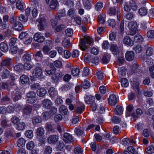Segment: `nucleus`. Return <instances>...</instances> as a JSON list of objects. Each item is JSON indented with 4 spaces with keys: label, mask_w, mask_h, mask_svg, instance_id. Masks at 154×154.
Listing matches in <instances>:
<instances>
[{
    "label": "nucleus",
    "mask_w": 154,
    "mask_h": 154,
    "mask_svg": "<svg viewBox=\"0 0 154 154\" xmlns=\"http://www.w3.org/2000/svg\"><path fill=\"white\" fill-rule=\"evenodd\" d=\"M93 42V39L89 37H85L80 42L79 46L82 51H85L88 48L87 44H90Z\"/></svg>",
    "instance_id": "f257e3e1"
},
{
    "label": "nucleus",
    "mask_w": 154,
    "mask_h": 154,
    "mask_svg": "<svg viewBox=\"0 0 154 154\" xmlns=\"http://www.w3.org/2000/svg\"><path fill=\"white\" fill-rule=\"evenodd\" d=\"M38 21L39 23L38 25L39 30L40 31L44 30V27L46 22V20L44 15L42 14L40 15L38 19Z\"/></svg>",
    "instance_id": "f03ea898"
},
{
    "label": "nucleus",
    "mask_w": 154,
    "mask_h": 154,
    "mask_svg": "<svg viewBox=\"0 0 154 154\" xmlns=\"http://www.w3.org/2000/svg\"><path fill=\"white\" fill-rule=\"evenodd\" d=\"M42 70L41 68V64L39 63L36 64V67L32 72V75L35 77H40L42 74Z\"/></svg>",
    "instance_id": "7ed1b4c3"
},
{
    "label": "nucleus",
    "mask_w": 154,
    "mask_h": 154,
    "mask_svg": "<svg viewBox=\"0 0 154 154\" xmlns=\"http://www.w3.org/2000/svg\"><path fill=\"white\" fill-rule=\"evenodd\" d=\"M12 65V59L7 57L2 59L0 63V66L2 67L4 66H9Z\"/></svg>",
    "instance_id": "20e7f679"
},
{
    "label": "nucleus",
    "mask_w": 154,
    "mask_h": 154,
    "mask_svg": "<svg viewBox=\"0 0 154 154\" xmlns=\"http://www.w3.org/2000/svg\"><path fill=\"white\" fill-rule=\"evenodd\" d=\"M58 137L56 135H51L48 138V143L51 144H56L58 140Z\"/></svg>",
    "instance_id": "39448f33"
},
{
    "label": "nucleus",
    "mask_w": 154,
    "mask_h": 154,
    "mask_svg": "<svg viewBox=\"0 0 154 154\" xmlns=\"http://www.w3.org/2000/svg\"><path fill=\"white\" fill-rule=\"evenodd\" d=\"M34 39L35 41L38 43H42L45 40V37L42 35L40 32L36 33L34 35Z\"/></svg>",
    "instance_id": "423d86ee"
},
{
    "label": "nucleus",
    "mask_w": 154,
    "mask_h": 154,
    "mask_svg": "<svg viewBox=\"0 0 154 154\" xmlns=\"http://www.w3.org/2000/svg\"><path fill=\"white\" fill-rule=\"evenodd\" d=\"M63 139L65 142L67 143H71L73 141L72 135L67 133L64 134Z\"/></svg>",
    "instance_id": "0eeeda50"
},
{
    "label": "nucleus",
    "mask_w": 154,
    "mask_h": 154,
    "mask_svg": "<svg viewBox=\"0 0 154 154\" xmlns=\"http://www.w3.org/2000/svg\"><path fill=\"white\" fill-rule=\"evenodd\" d=\"M85 109L84 105L82 103H79L75 108V112L79 114H81L83 112Z\"/></svg>",
    "instance_id": "6e6552de"
},
{
    "label": "nucleus",
    "mask_w": 154,
    "mask_h": 154,
    "mask_svg": "<svg viewBox=\"0 0 154 154\" xmlns=\"http://www.w3.org/2000/svg\"><path fill=\"white\" fill-rule=\"evenodd\" d=\"M134 54L133 51H128L125 54V58L127 61H132L134 60Z\"/></svg>",
    "instance_id": "1a4fd4ad"
},
{
    "label": "nucleus",
    "mask_w": 154,
    "mask_h": 154,
    "mask_svg": "<svg viewBox=\"0 0 154 154\" xmlns=\"http://www.w3.org/2000/svg\"><path fill=\"white\" fill-rule=\"evenodd\" d=\"M12 95V98L14 101H16L21 97L20 93L18 89L15 90L14 91Z\"/></svg>",
    "instance_id": "9d476101"
},
{
    "label": "nucleus",
    "mask_w": 154,
    "mask_h": 154,
    "mask_svg": "<svg viewBox=\"0 0 154 154\" xmlns=\"http://www.w3.org/2000/svg\"><path fill=\"white\" fill-rule=\"evenodd\" d=\"M145 48L146 49V55L150 56L152 55L154 53V49L151 46L149 45L146 44L145 45Z\"/></svg>",
    "instance_id": "9b49d317"
},
{
    "label": "nucleus",
    "mask_w": 154,
    "mask_h": 154,
    "mask_svg": "<svg viewBox=\"0 0 154 154\" xmlns=\"http://www.w3.org/2000/svg\"><path fill=\"white\" fill-rule=\"evenodd\" d=\"M124 43L130 46H133L134 44V41L128 36H126L124 38Z\"/></svg>",
    "instance_id": "f8f14e48"
},
{
    "label": "nucleus",
    "mask_w": 154,
    "mask_h": 154,
    "mask_svg": "<svg viewBox=\"0 0 154 154\" xmlns=\"http://www.w3.org/2000/svg\"><path fill=\"white\" fill-rule=\"evenodd\" d=\"M116 62V64L119 66L122 65L125 62L123 55L118 56Z\"/></svg>",
    "instance_id": "ddd939ff"
},
{
    "label": "nucleus",
    "mask_w": 154,
    "mask_h": 154,
    "mask_svg": "<svg viewBox=\"0 0 154 154\" xmlns=\"http://www.w3.org/2000/svg\"><path fill=\"white\" fill-rule=\"evenodd\" d=\"M43 106L46 108L50 109L52 105V102L48 99H45L42 101Z\"/></svg>",
    "instance_id": "4468645a"
},
{
    "label": "nucleus",
    "mask_w": 154,
    "mask_h": 154,
    "mask_svg": "<svg viewBox=\"0 0 154 154\" xmlns=\"http://www.w3.org/2000/svg\"><path fill=\"white\" fill-rule=\"evenodd\" d=\"M33 56L35 59L38 61H41L43 57V55L40 51H37Z\"/></svg>",
    "instance_id": "2eb2a0df"
},
{
    "label": "nucleus",
    "mask_w": 154,
    "mask_h": 154,
    "mask_svg": "<svg viewBox=\"0 0 154 154\" xmlns=\"http://www.w3.org/2000/svg\"><path fill=\"white\" fill-rule=\"evenodd\" d=\"M122 42L119 43L118 46L116 45V55L119 56L123 55L122 51Z\"/></svg>",
    "instance_id": "dca6fc26"
},
{
    "label": "nucleus",
    "mask_w": 154,
    "mask_h": 154,
    "mask_svg": "<svg viewBox=\"0 0 154 154\" xmlns=\"http://www.w3.org/2000/svg\"><path fill=\"white\" fill-rule=\"evenodd\" d=\"M36 93L38 96L43 97L46 95L47 91L45 88H41L37 90Z\"/></svg>",
    "instance_id": "f3484780"
},
{
    "label": "nucleus",
    "mask_w": 154,
    "mask_h": 154,
    "mask_svg": "<svg viewBox=\"0 0 154 154\" xmlns=\"http://www.w3.org/2000/svg\"><path fill=\"white\" fill-rule=\"evenodd\" d=\"M128 27L131 30L135 31L136 29L138 27L137 23L134 21H131L128 23Z\"/></svg>",
    "instance_id": "a211bd4d"
},
{
    "label": "nucleus",
    "mask_w": 154,
    "mask_h": 154,
    "mask_svg": "<svg viewBox=\"0 0 154 154\" xmlns=\"http://www.w3.org/2000/svg\"><path fill=\"white\" fill-rule=\"evenodd\" d=\"M95 98L94 96L92 95H86L85 97V100L87 104H91L94 102Z\"/></svg>",
    "instance_id": "6ab92c4d"
},
{
    "label": "nucleus",
    "mask_w": 154,
    "mask_h": 154,
    "mask_svg": "<svg viewBox=\"0 0 154 154\" xmlns=\"http://www.w3.org/2000/svg\"><path fill=\"white\" fill-rule=\"evenodd\" d=\"M108 102L109 104L114 106L116 104V96L115 95H110L108 99Z\"/></svg>",
    "instance_id": "aec40b11"
},
{
    "label": "nucleus",
    "mask_w": 154,
    "mask_h": 154,
    "mask_svg": "<svg viewBox=\"0 0 154 154\" xmlns=\"http://www.w3.org/2000/svg\"><path fill=\"white\" fill-rule=\"evenodd\" d=\"M50 96L51 97H54L57 95V91L54 87H51L48 91Z\"/></svg>",
    "instance_id": "412c9836"
},
{
    "label": "nucleus",
    "mask_w": 154,
    "mask_h": 154,
    "mask_svg": "<svg viewBox=\"0 0 154 154\" xmlns=\"http://www.w3.org/2000/svg\"><path fill=\"white\" fill-rule=\"evenodd\" d=\"M20 79L23 84L28 83L29 81L28 77L25 75H23L21 76L20 78Z\"/></svg>",
    "instance_id": "4be33fe9"
},
{
    "label": "nucleus",
    "mask_w": 154,
    "mask_h": 154,
    "mask_svg": "<svg viewBox=\"0 0 154 154\" xmlns=\"http://www.w3.org/2000/svg\"><path fill=\"white\" fill-rule=\"evenodd\" d=\"M71 74L74 76L78 75L80 72V70L79 68L73 67L71 68Z\"/></svg>",
    "instance_id": "5701e85b"
},
{
    "label": "nucleus",
    "mask_w": 154,
    "mask_h": 154,
    "mask_svg": "<svg viewBox=\"0 0 154 154\" xmlns=\"http://www.w3.org/2000/svg\"><path fill=\"white\" fill-rule=\"evenodd\" d=\"M22 58L24 62H29L31 60L32 56L30 54H26L23 56Z\"/></svg>",
    "instance_id": "b1692460"
},
{
    "label": "nucleus",
    "mask_w": 154,
    "mask_h": 154,
    "mask_svg": "<svg viewBox=\"0 0 154 154\" xmlns=\"http://www.w3.org/2000/svg\"><path fill=\"white\" fill-rule=\"evenodd\" d=\"M26 124L23 122H20L17 125V129L18 130H23L25 129Z\"/></svg>",
    "instance_id": "393cba45"
},
{
    "label": "nucleus",
    "mask_w": 154,
    "mask_h": 154,
    "mask_svg": "<svg viewBox=\"0 0 154 154\" xmlns=\"http://www.w3.org/2000/svg\"><path fill=\"white\" fill-rule=\"evenodd\" d=\"M0 48L3 52H7L8 49V45L4 42H2L0 44Z\"/></svg>",
    "instance_id": "a878e982"
},
{
    "label": "nucleus",
    "mask_w": 154,
    "mask_h": 154,
    "mask_svg": "<svg viewBox=\"0 0 154 154\" xmlns=\"http://www.w3.org/2000/svg\"><path fill=\"white\" fill-rule=\"evenodd\" d=\"M10 75L11 73L10 71L8 69H6L3 71L2 77L3 79H6L8 78Z\"/></svg>",
    "instance_id": "bb28decb"
},
{
    "label": "nucleus",
    "mask_w": 154,
    "mask_h": 154,
    "mask_svg": "<svg viewBox=\"0 0 154 154\" xmlns=\"http://www.w3.org/2000/svg\"><path fill=\"white\" fill-rule=\"evenodd\" d=\"M26 140L23 138H20L17 141V145L19 147H22L24 146Z\"/></svg>",
    "instance_id": "cd10ccee"
},
{
    "label": "nucleus",
    "mask_w": 154,
    "mask_h": 154,
    "mask_svg": "<svg viewBox=\"0 0 154 154\" xmlns=\"http://www.w3.org/2000/svg\"><path fill=\"white\" fill-rule=\"evenodd\" d=\"M32 110V106L30 105L25 106L23 109V112L26 115L29 114Z\"/></svg>",
    "instance_id": "c85d7f7f"
},
{
    "label": "nucleus",
    "mask_w": 154,
    "mask_h": 154,
    "mask_svg": "<svg viewBox=\"0 0 154 154\" xmlns=\"http://www.w3.org/2000/svg\"><path fill=\"white\" fill-rule=\"evenodd\" d=\"M62 45L65 48H68L70 46V41L67 38H65L62 41Z\"/></svg>",
    "instance_id": "c756f323"
},
{
    "label": "nucleus",
    "mask_w": 154,
    "mask_h": 154,
    "mask_svg": "<svg viewBox=\"0 0 154 154\" xmlns=\"http://www.w3.org/2000/svg\"><path fill=\"white\" fill-rule=\"evenodd\" d=\"M106 16L104 14H101L98 16V21L101 24H103L105 22Z\"/></svg>",
    "instance_id": "7c9ffc66"
},
{
    "label": "nucleus",
    "mask_w": 154,
    "mask_h": 154,
    "mask_svg": "<svg viewBox=\"0 0 154 154\" xmlns=\"http://www.w3.org/2000/svg\"><path fill=\"white\" fill-rule=\"evenodd\" d=\"M13 27L15 30L20 31L22 29L23 25L20 22L18 21L15 24H14Z\"/></svg>",
    "instance_id": "2f4dec72"
},
{
    "label": "nucleus",
    "mask_w": 154,
    "mask_h": 154,
    "mask_svg": "<svg viewBox=\"0 0 154 154\" xmlns=\"http://www.w3.org/2000/svg\"><path fill=\"white\" fill-rule=\"evenodd\" d=\"M145 151L148 154H152L154 153V147L152 145L149 146L146 148Z\"/></svg>",
    "instance_id": "473e14b6"
},
{
    "label": "nucleus",
    "mask_w": 154,
    "mask_h": 154,
    "mask_svg": "<svg viewBox=\"0 0 154 154\" xmlns=\"http://www.w3.org/2000/svg\"><path fill=\"white\" fill-rule=\"evenodd\" d=\"M108 13L110 16H115L116 15V8L115 7H110Z\"/></svg>",
    "instance_id": "72a5a7b5"
},
{
    "label": "nucleus",
    "mask_w": 154,
    "mask_h": 154,
    "mask_svg": "<svg viewBox=\"0 0 154 154\" xmlns=\"http://www.w3.org/2000/svg\"><path fill=\"white\" fill-rule=\"evenodd\" d=\"M60 111L62 115H66L67 113L68 109L66 106L62 105L60 108Z\"/></svg>",
    "instance_id": "f704fd0d"
},
{
    "label": "nucleus",
    "mask_w": 154,
    "mask_h": 154,
    "mask_svg": "<svg viewBox=\"0 0 154 154\" xmlns=\"http://www.w3.org/2000/svg\"><path fill=\"white\" fill-rule=\"evenodd\" d=\"M58 19H60L59 17L56 16L54 19H52L50 20V22L51 25L53 29L57 25V22L56 20Z\"/></svg>",
    "instance_id": "c9c22d12"
},
{
    "label": "nucleus",
    "mask_w": 154,
    "mask_h": 154,
    "mask_svg": "<svg viewBox=\"0 0 154 154\" xmlns=\"http://www.w3.org/2000/svg\"><path fill=\"white\" fill-rule=\"evenodd\" d=\"M58 5V2L57 0H52L50 4V8L52 9H55Z\"/></svg>",
    "instance_id": "e433bc0d"
},
{
    "label": "nucleus",
    "mask_w": 154,
    "mask_h": 154,
    "mask_svg": "<svg viewBox=\"0 0 154 154\" xmlns=\"http://www.w3.org/2000/svg\"><path fill=\"white\" fill-rule=\"evenodd\" d=\"M127 71L125 67L124 66L121 67L118 69V73L120 75L124 76L125 75Z\"/></svg>",
    "instance_id": "4c0bfd02"
},
{
    "label": "nucleus",
    "mask_w": 154,
    "mask_h": 154,
    "mask_svg": "<svg viewBox=\"0 0 154 154\" xmlns=\"http://www.w3.org/2000/svg\"><path fill=\"white\" fill-rule=\"evenodd\" d=\"M133 49L137 54L141 53L142 51V47L140 45H137L135 47H133Z\"/></svg>",
    "instance_id": "58836bf2"
},
{
    "label": "nucleus",
    "mask_w": 154,
    "mask_h": 154,
    "mask_svg": "<svg viewBox=\"0 0 154 154\" xmlns=\"http://www.w3.org/2000/svg\"><path fill=\"white\" fill-rule=\"evenodd\" d=\"M123 108L122 106L118 105L116 106V114L121 115L123 114Z\"/></svg>",
    "instance_id": "ea45409f"
},
{
    "label": "nucleus",
    "mask_w": 154,
    "mask_h": 154,
    "mask_svg": "<svg viewBox=\"0 0 154 154\" xmlns=\"http://www.w3.org/2000/svg\"><path fill=\"white\" fill-rule=\"evenodd\" d=\"M134 40L136 42H141L143 40V38L140 35L137 34L135 35Z\"/></svg>",
    "instance_id": "a19ab883"
},
{
    "label": "nucleus",
    "mask_w": 154,
    "mask_h": 154,
    "mask_svg": "<svg viewBox=\"0 0 154 154\" xmlns=\"http://www.w3.org/2000/svg\"><path fill=\"white\" fill-rule=\"evenodd\" d=\"M18 51V48L16 46H11L9 50L10 53L12 54H16Z\"/></svg>",
    "instance_id": "79ce46f5"
},
{
    "label": "nucleus",
    "mask_w": 154,
    "mask_h": 154,
    "mask_svg": "<svg viewBox=\"0 0 154 154\" xmlns=\"http://www.w3.org/2000/svg\"><path fill=\"white\" fill-rule=\"evenodd\" d=\"M75 134L78 136H82L84 133V131L82 128H76L74 131Z\"/></svg>",
    "instance_id": "37998d69"
},
{
    "label": "nucleus",
    "mask_w": 154,
    "mask_h": 154,
    "mask_svg": "<svg viewBox=\"0 0 154 154\" xmlns=\"http://www.w3.org/2000/svg\"><path fill=\"white\" fill-rule=\"evenodd\" d=\"M60 73L59 74H54L52 76V79L53 81V82L57 83L58 82L59 79V75H60Z\"/></svg>",
    "instance_id": "c03bdc74"
},
{
    "label": "nucleus",
    "mask_w": 154,
    "mask_h": 154,
    "mask_svg": "<svg viewBox=\"0 0 154 154\" xmlns=\"http://www.w3.org/2000/svg\"><path fill=\"white\" fill-rule=\"evenodd\" d=\"M32 123L34 124H36L37 123H40L41 121V119L39 116H35L32 119Z\"/></svg>",
    "instance_id": "a18cd8bd"
},
{
    "label": "nucleus",
    "mask_w": 154,
    "mask_h": 154,
    "mask_svg": "<svg viewBox=\"0 0 154 154\" xmlns=\"http://www.w3.org/2000/svg\"><path fill=\"white\" fill-rule=\"evenodd\" d=\"M66 27V26L63 24H61L60 26H56L54 29L56 32H59L61 31L62 29H64Z\"/></svg>",
    "instance_id": "49530a36"
},
{
    "label": "nucleus",
    "mask_w": 154,
    "mask_h": 154,
    "mask_svg": "<svg viewBox=\"0 0 154 154\" xmlns=\"http://www.w3.org/2000/svg\"><path fill=\"white\" fill-rule=\"evenodd\" d=\"M109 39L112 41H114L116 39V32L111 31V33L109 35Z\"/></svg>",
    "instance_id": "de8ad7c7"
},
{
    "label": "nucleus",
    "mask_w": 154,
    "mask_h": 154,
    "mask_svg": "<svg viewBox=\"0 0 154 154\" xmlns=\"http://www.w3.org/2000/svg\"><path fill=\"white\" fill-rule=\"evenodd\" d=\"M67 14L69 16L71 17H74L76 14L75 10L73 8L69 9L68 11Z\"/></svg>",
    "instance_id": "09e8293b"
},
{
    "label": "nucleus",
    "mask_w": 154,
    "mask_h": 154,
    "mask_svg": "<svg viewBox=\"0 0 154 154\" xmlns=\"http://www.w3.org/2000/svg\"><path fill=\"white\" fill-rule=\"evenodd\" d=\"M33 65L31 64L29 62H24V68L26 70H29L33 68Z\"/></svg>",
    "instance_id": "8fccbe9b"
},
{
    "label": "nucleus",
    "mask_w": 154,
    "mask_h": 154,
    "mask_svg": "<svg viewBox=\"0 0 154 154\" xmlns=\"http://www.w3.org/2000/svg\"><path fill=\"white\" fill-rule=\"evenodd\" d=\"M138 67V65L137 63L133 64L131 67L132 72L133 73L137 72Z\"/></svg>",
    "instance_id": "3c124183"
},
{
    "label": "nucleus",
    "mask_w": 154,
    "mask_h": 154,
    "mask_svg": "<svg viewBox=\"0 0 154 154\" xmlns=\"http://www.w3.org/2000/svg\"><path fill=\"white\" fill-rule=\"evenodd\" d=\"M138 12L140 15L145 16L146 14L147 11L145 8L143 7L139 9Z\"/></svg>",
    "instance_id": "603ef678"
},
{
    "label": "nucleus",
    "mask_w": 154,
    "mask_h": 154,
    "mask_svg": "<svg viewBox=\"0 0 154 154\" xmlns=\"http://www.w3.org/2000/svg\"><path fill=\"white\" fill-rule=\"evenodd\" d=\"M44 133V130L42 127L38 128L36 131V134L38 136H42Z\"/></svg>",
    "instance_id": "864d4df0"
},
{
    "label": "nucleus",
    "mask_w": 154,
    "mask_h": 154,
    "mask_svg": "<svg viewBox=\"0 0 154 154\" xmlns=\"http://www.w3.org/2000/svg\"><path fill=\"white\" fill-rule=\"evenodd\" d=\"M90 85L89 81L85 80L82 83V87L84 89H87L90 86Z\"/></svg>",
    "instance_id": "5fc2aeb1"
},
{
    "label": "nucleus",
    "mask_w": 154,
    "mask_h": 154,
    "mask_svg": "<svg viewBox=\"0 0 154 154\" xmlns=\"http://www.w3.org/2000/svg\"><path fill=\"white\" fill-rule=\"evenodd\" d=\"M109 58L107 55L104 56L102 58V63L104 64L108 63L109 61Z\"/></svg>",
    "instance_id": "6e6d98bb"
},
{
    "label": "nucleus",
    "mask_w": 154,
    "mask_h": 154,
    "mask_svg": "<svg viewBox=\"0 0 154 154\" xmlns=\"http://www.w3.org/2000/svg\"><path fill=\"white\" fill-rule=\"evenodd\" d=\"M121 83V85L123 87H126L128 85V81L126 79H122Z\"/></svg>",
    "instance_id": "4d7b16f0"
},
{
    "label": "nucleus",
    "mask_w": 154,
    "mask_h": 154,
    "mask_svg": "<svg viewBox=\"0 0 154 154\" xmlns=\"http://www.w3.org/2000/svg\"><path fill=\"white\" fill-rule=\"evenodd\" d=\"M129 5L131 7L133 10L135 11L137 8V6L135 2L133 1H131L129 2Z\"/></svg>",
    "instance_id": "13d9d810"
},
{
    "label": "nucleus",
    "mask_w": 154,
    "mask_h": 154,
    "mask_svg": "<svg viewBox=\"0 0 154 154\" xmlns=\"http://www.w3.org/2000/svg\"><path fill=\"white\" fill-rule=\"evenodd\" d=\"M103 3L101 2H99L95 5V9L97 11H100L103 7Z\"/></svg>",
    "instance_id": "bf43d9fd"
},
{
    "label": "nucleus",
    "mask_w": 154,
    "mask_h": 154,
    "mask_svg": "<svg viewBox=\"0 0 154 154\" xmlns=\"http://www.w3.org/2000/svg\"><path fill=\"white\" fill-rule=\"evenodd\" d=\"M36 94L35 92L33 91H29L26 94L27 98H36Z\"/></svg>",
    "instance_id": "052dcab7"
},
{
    "label": "nucleus",
    "mask_w": 154,
    "mask_h": 154,
    "mask_svg": "<svg viewBox=\"0 0 154 154\" xmlns=\"http://www.w3.org/2000/svg\"><path fill=\"white\" fill-rule=\"evenodd\" d=\"M73 30L70 28H68L65 30L66 35L69 37H71L73 34Z\"/></svg>",
    "instance_id": "680f3d73"
},
{
    "label": "nucleus",
    "mask_w": 154,
    "mask_h": 154,
    "mask_svg": "<svg viewBox=\"0 0 154 154\" xmlns=\"http://www.w3.org/2000/svg\"><path fill=\"white\" fill-rule=\"evenodd\" d=\"M108 23L109 24L108 25L112 28H114L116 25V21L115 20L113 19H110L108 21Z\"/></svg>",
    "instance_id": "e2e57ef3"
},
{
    "label": "nucleus",
    "mask_w": 154,
    "mask_h": 154,
    "mask_svg": "<svg viewBox=\"0 0 154 154\" xmlns=\"http://www.w3.org/2000/svg\"><path fill=\"white\" fill-rule=\"evenodd\" d=\"M25 135L27 137L31 138L33 136V131L31 130H27L26 131Z\"/></svg>",
    "instance_id": "0e129e2a"
},
{
    "label": "nucleus",
    "mask_w": 154,
    "mask_h": 154,
    "mask_svg": "<svg viewBox=\"0 0 154 154\" xmlns=\"http://www.w3.org/2000/svg\"><path fill=\"white\" fill-rule=\"evenodd\" d=\"M34 143L32 141L29 142L26 145L27 148L29 150H31L34 147Z\"/></svg>",
    "instance_id": "69168bd1"
},
{
    "label": "nucleus",
    "mask_w": 154,
    "mask_h": 154,
    "mask_svg": "<svg viewBox=\"0 0 154 154\" xmlns=\"http://www.w3.org/2000/svg\"><path fill=\"white\" fill-rule=\"evenodd\" d=\"M52 148L50 146L45 147L44 151V154H50L52 152Z\"/></svg>",
    "instance_id": "338daca9"
},
{
    "label": "nucleus",
    "mask_w": 154,
    "mask_h": 154,
    "mask_svg": "<svg viewBox=\"0 0 154 154\" xmlns=\"http://www.w3.org/2000/svg\"><path fill=\"white\" fill-rule=\"evenodd\" d=\"M149 71L150 76L152 78L154 79V65L149 67Z\"/></svg>",
    "instance_id": "774afa93"
}]
</instances>
